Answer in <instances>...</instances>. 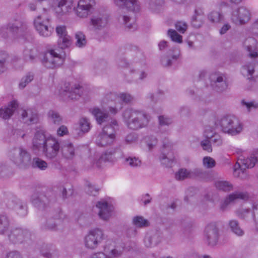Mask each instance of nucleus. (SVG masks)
I'll list each match as a JSON object with an SVG mask.
<instances>
[{
  "mask_svg": "<svg viewBox=\"0 0 258 258\" xmlns=\"http://www.w3.org/2000/svg\"><path fill=\"white\" fill-rule=\"evenodd\" d=\"M56 32L58 36V47L61 50L58 49H50L43 54L41 62L48 69H54L62 64L66 57V53L62 50L68 48L72 44L71 39L67 34L65 26L57 27Z\"/></svg>",
  "mask_w": 258,
  "mask_h": 258,
  "instance_id": "1",
  "label": "nucleus"
},
{
  "mask_svg": "<svg viewBox=\"0 0 258 258\" xmlns=\"http://www.w3.org/2000/svg\"><path fill=\"white\" fill-rule=\"evenodd\" d=\"M122 117L127 127L132 130L146 127L149 121V116L144 111L133 108L126 109L123 112Z\"/></svg>",
  "mask_w": 258,
  "mask_h": 258,
  "instance_id": "2",
  "label": "nucleus"
},
{
  "mask_svg": "<svg viewBox=\"0 0 258 258\" xmlns=\"http://www.w3.org/2000/svg\"><path fill=\"white\" fill-rule=\"evenodd\" d=\"M215 128L221 127L222 131L232 136L239 134L242 126L239 119L234 115H226L218 119L214 122Z\"/></svg>",
  "mask_w": 258,
  "mask_h": 258,
  "instance_id": "3",
  "label": "nucleus"
},
{
  "mask_svg": "<svg viewBox=\"0 0 258 258\" xmlns=\"http://www.w3.org/2000/svg\"><path fill=\"white\" fill-rule=\"evenodd\" d=\"M90 110L95 118L97 123L99 124L109 122L111 120L110 123L105 125L102 131L114 140L116 127L118 126L117 121L112 120L107 113L102 111L98 108H94Z\"/></svg>",
  "mask_w": 258,
  "mask_h": 258,
  "instance_id": "4",
  "label": "nucleus"
},
{
  "mask_svg": "<svg viewBox=\"0 0 258 258\" xmlns=\"http://www.w3.org/2000/svg\"><path fill=\"white\" fill-rule=\"evenodd\" d=\"M9 158L20 168L27 169L31 166V154L22 147L16 148L11 151Z\"/></svg>",
  "mask_w": 258,
  "mask_h": 258,
  "instance_id": "5",
  "label": "nucleus"
},
{
  "mask_svg": "<svg viewBox=\"0 0 258 258\" xmlns=\"http://www.w3.org/2000/svg\"><path fill=\"white\" fill-rule=\"evenodd\" d=\"M55 201L56 198L51 192L45 194L42 191L36 190L30 197L32 204L40 210H45Z\"/></svg>",
  "mask_w": 258,
  "mask_h": 258,
  "instance_id": "6",
  "label": "nucleus"
},
{
  "mask_svg": "<svg viewBox=\"0 0 258 258\" xmlns=\"http://www.w3.org/2000/svg\"><path fill=\"white\" fill-rule=\"evenodd\" d=\"M49 18L45 13L39 15L34 21L35 28L40 35L43 37L50 36L53 28L49 25Z\"/></svg>",
  "mask_w": 258,
  "mask_h": 258,
  "instance_id": "7",
  "label": "nucleus"
},
{
  "mask_svg": "<svg viewBox=\"0 0 258 258\" xmlns=\"http://www.w3.org/2000/svg\"><path fill=\"white\" fill-rule=\"evenodd\" d=\"M95 5V0H79L75 8V13L80 18H86L93 13Z\"/></svg>",
  "mask_w": 258,
  "mask_h": 258,
  "instance_id": "8",
  "label": "nucleus"
},
{
  "mask_svg": "<svg viewBox=\"0 0 258 258\" xmlns=\"http://www.w3.org/2000/svg\"><path fill=\"white\" fill-rule=\"evenodd\" d=\"M6 204L8 209L14 211L20 217H24L28 214L26 203L17 197L10 199Z\"/></svg>",
  "mask_w": 258,
  "mask_h": 258,
  "instance_id": "9",
  "label": "nucleus"
},
{
  "mask_svg": "<svg viewBox=\"0 0 258 258\" xmlns=\"http://www.w3.org/2000/svg\"><path fill=\"white\" fill-rule=\"evenodd\" d=\"M60 149L58 141L51 136L41 151L46 158L52 160L57 156Z\"/></svg>",
  "mask_w": 258,
  "mask_h": 258,
  "instance_id": "10",
  "label": "nucleus"
},
{
  "mask_svg": "<svg viewBox=\"0 0 258 258\" xmlns=\"http://www.w3.org/2000/svg\"><path fill=\"white\" fill-rule=\"evenodd\" d=\"M7 29L14 36H24V33L27 29V26L20 16H17L9 23Z\"/></svg>",
  "mask_w": 258,
  "mask_h": 258,
  "instance_id": "11",
  "label": "nucleus"
},
{
  "mask_svg": "<svg viewBox=\"0 0 258 258\" xmlns=\"http://www.w3.org/2000/svg\"><path fill=\"white\" fill-rule=\"evenodd\" d=\"M103 231L99 228L90 231L85 238L86 246L90 249L96 248L98 244L103 240Z\"/></svg>",
  "mask_w": 258,
  "mask_h": 258,
  "instance_id": "12",
  "label": "nucleus"
},
{
  "mask_svg": "<svg viewBox=\"0 0 258 258\" xmlns=\"http://www.w3.org/2000/svg\"><path fill=\"white\" fill-rule=\"evenodd\" d=\"M31 233L27 229L21 228H14L8 234L10 240L13 243H22L30 238Z\"/></svg>",
  "mask_w": 258,
  "mask_h": 258,
  "instance_id": "13",
  "label": "nucleus"
},
{
  "mask_svg": "<svg viewBox=\"0 0 258 258\" xmlns=\"http://www.w3.org/2000/svg\"><path fill=\"white\" fill-rule=\"evenodd\" d=\"M51 137L44 130L37 131L32 141L33 149L41 151Z\"/></svg>",
  "mask_w": 258,
  "mask_h": 258,
  "instance_id": "14",
  "label": "nucleus"
},
{
  "mask_svg": "<svg viewBox=\"0 0 258 258\" xmlns=\"http://www.w3.org/2000/svg\"><path fill=\"white\" fill-rule=\"evenodd\" d=\"M204 236L208 245L213 246L216 244L219 238V232L215 223H211L206 226Z\"/></svg>",
  "mask_w": 258,
  "mask_h": 258,
  "instance_id": "15",
  "label": "nucleus"
},
{
  "mask_svg": "<svg viewBox=\"0 0 258 258\" xmlns=\"http://www.w3.org/2000/svg\"><path fill=\"white\" fill-rule=\"evenodd\" d=\"M108 17L103 13L94 14L91 17L89 24L95 31L100 30L107 24Z\"/></svg>",
  "mask_w": 258,
  "mask_h": 258,
  "instance_id": "16",
  "label": "nucleus"
},
{
  "mask_svg": "<svg viewBox=\"0 0 258 258\" xmlns=\"http://www.w3.org/2000/svg\"><path fill=\"white\" fill-rule=\"evenodd\" d=\"M211 85L213 89L218 92H222L227 89L228 83L225 76L218 74L210 76Z\"/></svg>",
  "mask_w": 258,
  "mask_h": 258,
  "instance_id": "17",
  "label": "nucleus"
},
{
  "mask_svg": "<svg viewBox=\"0 0 258 258\" xmlns=\"http://www.w3.org/2000/svg\"><path fill=\"white\" fill-rule=\"evenodd\" d=\"M83 90V87L79 84L71 86L69 83H66L64 84L63 93L72 100L77 99L82 95Z\"/></svg>",
  "mask_w": 258,
  "mask_h": 258,
  "instance_id": "18",
  "label": "nucleus"
},
{
  "mask_svg": "<svg viewBox=\"0 0 258 258\" xmlns=\"http://www.w3.org/2000/svg\"><path fill=\"white\" fill-rule=\"evenodd\" d=\"M115 4L121 9L134 13L140 11V7L137 0H114Z\"/></svg>",
  "mask_w": 258,
  "mask_h": 258,
  "instance_id": "19",
  "label": "nucleus"
},
{
  "mask_svg": "<svg viewBox=\"0 0 258 258\" xmlns=\"http://www.w3.org/2000/svg\"><path fill=\"white\" fill-rule=\"evenodd\" d=\"M96 207L99 209L98 215L104 220H108L111 215L113 207L106 201H99L96 203Z\"/></svg>",
  "mask_w": 258,
  "mask_h": 258,
  "instance_id": "20",
  "label": "nucleus"
},
{
  "mask_svg": "<svg viewBox=\"0 0 258 258\" xmlns=\"http://www.w3.org/2000/svg\"><path fill=\"white\" fill-rule=\"evenodd\" d=\"M216 128L214 125L212 126H206L205 127L204 135L208 139H210L211 143L215 146H220L222 144V140L220 136L214 132V130Z\"/></svg>",
  "mask_w": 258,
  "mask_h": 258,
  "instance_id": "21",
  "label": "nucleus"
},
{
  "mask_svg": "<svg viewBox=\"0 0 258 258\" xmlns=\"http://www.w3.org/2000/svg\"><path fill=\"white\" fill-rule=\"evenodd\" d=\"M163 147L162 154L160 158V161L161 163L166 167H170L172 166L174 161V158L173 157L172 152H171V155L170 153H168L167 155H166L165 149L170 150L171 152V146L169 143H165L164 142Z\"/></svg>",
  "mask_w": 258,
  "mask_h": 258,
  "instance_id": "22",
  "label": "nucleus"
},
{
  "mask_svg": "<svg viewBox=\"0 0 258 258\" xmlns=\"http://www.w3.org/2000/svg\"><path fill=\"white\" fill-rule=\"evenodd\" d=\"M18 107V102L13 100L10 102L7 107L0 109V117L4 119H9Z\"/></svg>",
  "mask_w": 258,
  "mask_h": 258,
  "instance_id": "23",
  "label": "nucleus"
},
{
  "mask_svg": "<svg viewBox=\"0 0 258 258\" xmlns=\"http://www.w3.org/2000/svg\"><path fill=\"white\" fill-rule=\"evenodd\" d=\"M24 122L28 124H34L38 121V114L36 110L28 109L24 110L22 114Z\"/></svg>",
  "mask_w": 258,
  "mask_h": 258,
  "instance_id": "24",
  "label": "nucleus"
},
{
  "mask_svg": "<svg viewBox=\"0 0 258 258\" xmlns=\"http://www.w3.org/2000/svg\"><path fill=\"white\" fill-rule=\"evenodd\" d=\"M237 199H242V192H235L229 194L221 203L220 210L225 211L228 209V206L235 202Z\"/></svg>",
  "mask_w": 258,
  "mask_h": 258,
  "instance_id": "25",
  "label": "nucleus"
},
{
  "mask_svg": "<svg viewBox=\"0 0 258 258\" xmlns=\"http://www.w3.org/2000/svg\"><path fill=\"white\" fill-rule=\"evenodd\" d=\"M114 140L112 137L102 131L96 137V144L98 146L103 147L111 144Z\"/></svg>",
  "mask_w": 258,
  "mask_h": 258,
  "instance_id": "26",
  "label": "nucleus"
},
{
  "mask_svg": "<svg viewBox=\"0 0 258 258\" xmlns=\"http://www.w3.org/2000/svg\"><path fill=\"white\" fill-rule=\"evenodd\" d=\"M62 156L67 159H72L75 156L74 146L71 143L63 144L61 148Z\"/></svg>",
  "mask_w": 258,
  "mask_h": 258,
  "instance_id": "27",
  "label": "nucleus"
},
{
  "mask_svg": "<svg viewBox=\"0 0 258 258\" xmlns=\"http://www.w3.org/2000/svg\"><path fill=\"white\" fill-rule=\"evenodd\" d=\"M60 213H59V215L56 217L51 218L50 217L46 220L44 222H42L41 228L42 230H57V223L55 220L58 219L60 217Z\"/></svg>",
  "mask_w": 258,
  "mask_h": 258,
  "instance_id": "28",
  "label": "nucleus"
},
{
  "mask_svg": "<svg viewBox=\"0 0 258 258\" xmlns=\"http://www.w3.org/2000/svg\"><path fill=\"white\" fill-rule=\"evenodd\" d=\"M258 164V150L254 151L249 157L243 160V166L245 168H252Z\"/></svg>",
  "mask_w": 258,
  "mask_h": 258,
  "instance_id": "29",
  "label": "nucleus"
},
{
  "mask_svg": "<svg viewBox=\"0 0 258 258\" xmlns=\"http://www.w3.org/2000/svg\"><path fill=\"white\" fill-rule=\"evenodd\" d=\"M119 22H122L129 30H134L137 29V26L135 23L134 19H131L126 15H120L118 18Z\"/></svg>",
  "mask_w": 258,
  "mask_h": 258,
  "instance_id": "30",
  "label": "nucleus"
},
{
  "mask_svg": "<svg viewBox=\"0 0 258 258\" xmlns=\"http://www.w3.org/2000/svg\"><path fill=\"white\" fill-rule=\"evenodd\" d=\"M203 15V11L200 9H196L195 10V14L191 18V25L193 27L198 28L202 25V20L201 17Z\"/></svg>",
  "mask_w": 258,
  "mask_h": 258,
  "instance_id": "31",
  "label": "nucleus"
},
{
  "mask_svg": "<svg viewBox=\"0 0 258 258\" xmlns=\"http://www.w3.org/2000/svg\"><path fill=\"white\" fill-rule=\"evenodd\" d=\"M31 166L33 168H37L40 170H45L48 167L47 163L42 159L35 157L31 161Z\"/></svg>",
  "mask_w": 258,
  "mask_h": 258,
  "instance_id": "32",
  "label": "nucleus"
},
{
  "mask_svg": "<svg viewBox=\"0 0 258 258\" xmlns=\"http://www.w3.org/2000/svg\"><path fill=\"white\" fill-rule=\"evenodd\" d=\"M71 9L70 6L68 5L67 0H60L55 8V12L59 15H62L68 12L69 10Z\"/></svg>",
  "mask_w": 258,
  "mask_h": 258,
  "instance_id": "33",
  "label": "nucleus"
},
{
  "mask_svg": "<svg viewBox=\"0 0 258 258\" xmlns=\"http://www.w3.org/2000/svg\"><path fill=\"white\" fill-rule=\"evenodd\" d=\"M10 226V220L6 215L0 214V234H5Z\"/></svg>",
  "mask_w": 258,
  "mask_h": 258,
  "instance_id": "34",
  "label": "nucleus"
},
{
  "mask_svg": "<svg viewBox=\"0 0 258 258\" xmlns=\"http://www.w3.org/2000/svg\"><path fill=\"white\" fill-rule=\"evenodd\" d=\"M179 53L173 54L171 57L164 56L161 60V63L165 67H170L176 63L179 57Z\"/></svg>",
  "mask_w": 258,
  "mask_h": 258,
  "instance_id": "35",
  "label": "nucleus"
},
{
  "mask_svg": "<svg viewBox=\"0 0 258 258\" xmlns=\"http://www.w3.org/2000/svg\"><path fill=\"white\" fill-rule=\"evenodd\" d=\"M215 185L217 189L224 191H229L233 187L232 184L227 181H217Z\"/></svg>",
  "mask_w": 258,
  "mask_h": 258,
  "instance_id": "36",
  "label": "nucleus"
},
{
  "mask_svg": "<svg viewBox=\"0 0 258 258\" xmlns=\"http://www.w3.org/2000/svg\"><path fill=\"white\" fill-rule=\"evenodd\" d=\"M253 43L252 45L246 46V50L248 52V56L251 58H255L258 56V48L256 45V41L252 39Z\"/></svg>",
  "mask_w": 258,
  "mask_h": 258,
  "instance_id": "37",
  "label": "nucleus"
},
{
  "mask_svg": "<svg viewBox=\"0 0 258 258\" xmlns=\"http://www.w3.org/2000/svg\"><path fill=\"white\" fill-rule=\"evenodd\" d=\"M115 151L111 149L107 150L101 155L99 160L100 162H112L115 158Z\"/></svg>",
  "mask_w": 258,
  "mask_h": 258,
  "instance_id": "38",
  "label": "nucleus"
},
{
  "mask_svg": "<svg viewBox=\"0 0 258 258\" xmlns=\"http://www.w3.org/2000/svg\"><path fill=\"white\" fill-rule=\"evenodd\" d=\"M79 127L82 134L88 133L90 128V122L86 117H82L79 120Z\"/></svg>",
  "mask_w": 258,
  "mask_h": 258,
  "instance_id": "39",
  "label": "nucleus"
},
{
  "mask_svg": "<svg viewBox=\"0 0 258 258\" xmlns=\"http://www.w3.org/2000/svg\"><path fill=\"white\" fill-rule=\"evenodd\" d=\"M48 116L52 121L55 124H59L62 122V118L59 114L53 110H50L48 112Z\"/></svg>",
  "mask_w": 258,
  "mask_h": 258,
  "instance_id": "40",
  "label": "nucleus"
},
{
  "mask_svg": "<svg viewBox=\"0 0 258 258\" xmlns=\"http://www.w3.org/2000/svg\"><path fill=\"white\" fill-rule=\"evenodd\" d=\"M8 58V53L4 51H0V74L7 70L6 61Z\"/></svg>",
  "mask_w": 258,
  "mask_h": 258,
  "instance_id": "41",
  "label": "nucleus"
},
{
  "mask_svg": "<svg viewBox=\"0 0 258 258\" xmlns=\"http://www.w3.org/2000/svg\"><path fill=\"white\" fill-rule=\"evenodd\" d=\"M209 21L213 23H218L223 20V16L220 12L213 11L208 15Z\"/></svg>",
  "mask_w": 258,
  "mask_h": 258,
  "instance_id": "42",
  "label": "nucleus"
},
{
  "mask_svg": "<svg viewBox=\"0 0 258 258\" xmlns=\"http://www.w3.org/2000/svg\"><path fill=\"white\" fill-rule=\"evenodd\" d=\"M76 41V46L79 47H83L86 44V39L85 35L81 32H78L75 35Z\"/></svg>",
  "mask_w": 258,
  "mask_h": 258,
  "instance_id": "43",
  "label": "nucleus"
},
{
  "mask_svg": "<svg viewBox=\"0 0 258 258\" xmlns=\"http://www.w3.org/2000/svg\"><path fill=\"white\" fill-rule=\"evenodd\" d=\"M231 20L236 25H242V18L240 15L239 8L234 9L232 13Z\"/></svg>",
  "mask_w": 258,
  "mask_h": 258,
  "instance_id": "44",
  "label": "nucleus"
},
{
  "mask_svg": "<svg viewBox=\"0 0 258 258\" xmlns=\"http://www.w3.org/2000/svg\"><path fill=\"white\" fill-rule=\"evenodd\" d=\"M231 231L238 236L242 235V230L238 222L236 220H231L229 222Z\"/></svg>",
  "mask_w": 258,
  "mask_h": 258,
  "instance_id": "45",
  "label": "nucleus"
},
{
  "mask_svg": "<svg viewBox=\"0 0 258 258\" xmlns=\"http://www.w3.org/2000/svg\"><path fill=\"white\" fill-rule=\"evenodd\" d=\"M134 225L138 227H143L148 225V221L142 216H136L133 219Z\"/></svg>",
  "mask_w": 258,
  "mask_h": 258,
  "instance_id": "46",
  "label": "nucleus"
},
{
  "mask_svg": "<svg viewBox=\"0 0 258 258\" xmlns=\"http://www.w3.org/2000/svg\"><path fill=\"white\" fill-rule=\"evenodd\" d=\"M33 79L34 75L31 73H28L25 77L22 78L19 84V88L21 89L24 88L28 83L33 80Z\"/></svg>",
  "mask_w": 258,
  "mask_h": 258,
  "instance_id": "47",
  "label": "nucleus"
},
{
  "mask_svg": "<svg viewBox=\"0 0 258 258\" xmlns=\"http://www.w3.org/2000/svg\"><path fill=\"white\" fill-rule=\"evenodd\" d=\"M168 35L173 41L181 43L182 41V37L179 35L175 30L170 29L168 30Z\"/></svg>",
  "mask_w": 258,
  "mask_h": 258,
  "instance_id": "48",
  "label": "nucleus"
},
{
  "mask_svg": "<svg viewBox=\"0 0 258 258\" xmlns=\"http://www.w3.org/2000/svg\"><path fill=\"white\" fill-rule=\"evenodd\" d=\"M117 99L121 101L125 104L130 103L133 100V97L127 93H123L119 94Z\"/></svg>",
  "mask_w": 258,
  "mask_h": 258,
  "instance_id": "49",
  "label": "nucleus"
},
{
  "mask_svg": "<svg viewBox=\"0 0 258 258\" xmlns=\"http://www.w3.org/2000/svg\"><path fill=\"white\" fill-rule=\"evenodd\" d=\"M189 171L186 169H181L175 173V177L177 180H183L188 177Z\"/></svg>",
  "mask_w": 258,
  "mask_h": 258,
  "instance_id": "50",
  "label": "nucleus"
},
{
  "mask_svg": "<svg viewBox=\"0 0 258 258\" xmlns=\"http://www.w3.org/2000/svg\"><path fill=\"white\" fill-rule=\"evenodd\" d=\"M203 165L207 168H212L216 165L215 160L210 157H205L203 160Z\"/></svg>",
  "mask_w": 258,
  "mask_h": 258,
  "instance_id": "51",
  "label": "nucleus"
},
{
  "mask_svg": "<svg viewBox=\"0 0 258 258\" xmlns=\"http://www.w3.org/2000/svg\"><path fill=\"white\" fill-rule=\"evenodd\" d=\"M176 29L180 33L183 34L187 28V25L183 21H178L175 24Z\"/></svg>",
  "mask_w": 258,
  "mask_h": 258,
  "instance_id": "52",
  "label": "nucleus"
},
{
  "mask_svg": "<svg viewBox=\"0 0 258 258\" xmlns=\"http://www.w3.org/2000/svg\"><path fill=\"white\" fill-rule=\"evenodd\" d=\"M133 49L136 51V58L137 61L144 62L146 60V57L144 54L136 46L133 47Z\"/></svg>",
  "mask_w": 258,
  "mask_h": 258,
  "instance_id": "53",
  "label": "nucleus"
},
{
  "mask_svg": "<svg viewBox=\"0 0 258 258\" xmlns=\"http://www.w3.org/2000/svg\"><path fill=\"white\" fill-rule=\"evenodd\" d=\"M126 162L133 167H138L141 165V161L136 157H128L126 158Z\"/></svg>",
  "mask_w": 258,
  "mask_h": 258,
  "instance_id": "54",
  "label": "nucleus"
},
{
  "mask_svg": "<svg viewBox=\"0 0 258 258\" xmlns=\"http://www.w3.org/2000/svg\"><path fill=\"white\" fill-rule=\"evenodd\" d=\"M138 136L135 133H132L128 134L125 138V141L127 144L135 143L138 141Z\"/></svg>",
  "mask_w": 258,
  "mask_h": 258,
  "instance_id": "55",
  "label": "nucleus"
},
{
  "mask_svg": "<svg viewBox=\"0 0 258 258\" xmlns=\"http://www.w3.org/2000/svg\"><path fill=\"white\" fill-rule=\"evenodd\" d=\"M244 68L247 73V79L249 80H254V78L253 77V74L254 72V66L253 64H250L245 66Z\"/></svg>",
  "mask_w": 258,
  "mask_h": 258,
  "instance_id": "56",
  "label": "nucleus"
},
{
  "mask_svg": "<svg viewBox=\"0 0 258 258\" xmlns=\"http://www.w3.org/2000/svg\"><path fill=\"white\" fill-rule=\"evenodd\" d=\"M242 103L243 105L246 106L248 112H249L252 109H255L258 108V103L254 101L247 102L243 100Z\"/></svg>",
  "mask_w": 258,
  "mask_h": 258,
  "instance_id": "57",
  "label": "nucleus"
},
{
  "mask_svg": "<svg viewBox=\"0 0 258 258\" xmlns=\"http://www.w3.org/2000/svg\"><path fill=\"white\" fill-rule=\"evenodd\" d=\"M201 145L204 150L208 152H211L212 151L211 143L209 139H207V140H204L201 141Z\"/></svg>",
  "mask_w": 258,
  "mask_h": 258,
  "instance_id": "58",
  "label": "nucleus"
},
{
  "mask_svg": "<svg viewBox=\"0 0 258 258\" xmlns=\"http://www.w3.org/2000/svg\"><path fill=\"white\" fill-rule=\"evenodd\" d=\"M10 170V167L6 162L0 163V176H4L8 173Z\"/></svg>",
  "mask_w": 258,
  "mask_h": 258,
  "instance_id": "59",
  "label": "nucleus"
},
{
  "mask_svg": "<svg viewBox=\"0 0 258 258\" xmlns=\"http://www.w3.org/2000/svg\"><path fill=\"white\" fill-rule=\"evenodd\" d=\"M251 13L246 8H243V24L247 23L251 19Z\"/></svg>",
  "mask_w": 258,
  "mask_h": 258,
  "instance_id": "60",
  "label": "nucleus"
},
{
  "mask_svg": "<svg viewBox=\"0 0 258 258\" xmlns=\"http://www.w3.org/2000/svg\"><path fill=\"white\" fill-rule=\"evenodd\" d=\"M160 125H165L170 124L172 122L171 118L165 117L164 116H159L158 117Z\"/></svg>",
  "mask_w": 258,
  "mask_h": 258,
  "instance_id": "61",
  "label": "nucleus"
},
{
  "mask_svg": "<svg viewBox=\"0 0 258 258\" xmlns=\"http://www.w3.org/2000/svg\"><path fill=\"white\" fill-rule=\"evenodd\" d=\"M242 172L241 165L238 162H237L233 167V175L234 177H238Z\"/></svg>",
  "mask_w": 258,
  "mask_h": 258,
  "instance_id": "62",
  "label": "nucleus"
},
{
  "mask_svg": "<svg viewBox=\"0 0 258 258\" xmlns=\"http://www.w3.org/2000/svg\"><path fill=\"white\" fill-rule=\"evenodd\" d=\"M164 4L163 0H150L149 5L152 9H155L159 6H161Z\"/></svg>",
  "mask_w": 258,
  "mask_h": 258,
  "instance_id": "63",
  "label": "nucleus"
},
{
  "mask_svg": "<svg viewBox=\"0 0 258 258\" xmlns=\"http://www.w3.org/2000/svg\"><path fill=\"white\" fill-rule=\"evenodd\" d=\"M89 258H113L111 256H109L102 252H98L94 253L91 254Z\"/></svg>",
  "mask_w": 258,
  "mask_h": 258,
  "instance_id": "64",
  "label": "nucleus"
}]
</instances>
